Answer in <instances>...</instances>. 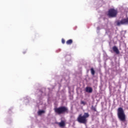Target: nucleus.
<instances>
[{"mask_svg":"<svg viewBox=\"0 0 128 128\" xmlns=\"http://www.w3.org/2000/svg\"><path fill=\"white\" fill-rule=\"evenodd\" d=\"M117 26H121L122 24H128V18H124L120 21H118L116 22Z\"/></svg>","mask_w":128,"mask_h":128,"instance_id":"39448f33","label":"nucleus"},{"mask_svg":"<svg viewBox=\"0 0 128 128\" xmlns=\"http://www.w3.org/2000/svg\"><path fill=\"white\" fill-rule=\"evenodd\" d=\"M66 44H72V40L70 39L66 41Z\"/></svg>","mask_w":128,"mask_h":128,"instance_id":"1a4fd4ad","label":"nucleus"},{"mask_svg":"<svg viewBox=\"0 0 128 128\" xmlns=\"http://www.w3.org/2000/svg\"><path fill=\"white\" fill-rule=\"evenodd\" d=\"M62 44H65V42H66V40H64V39L62 38Z\"/></svg>","mask_w":128,"mask_h":128,"instance_id":"4468645a","label":"nucleus"},{"mask_svg":"<svg viewBox=\"0 0 128 128\" xmlns=\"http://www.w3.org/2000/svg\"><path fill=\"white\" fill-rule=\"evenodd\" d=\"M118 15V10L114 8H110L108 11V16L109 18H116Z\"/></svg>","mask_w":128,"mask_h":128,"instance_id":"20e7f679","label":"nucleus"},{"mask_svg":"<svg viewBox=\"0 0 128 128\" xmlns=\"http://www.w3.org/2000/svg\"><path fill=\"white\" fill-rule=\"evenodd\" d=\"M81 104H82L84 106H86V102H84V101H81V102H80Z\"/></svg>","mask_w":128,"mask_h":128,"instance_id":"ddd939ff","label":"nucleus"},{"mask_svg":"<svg viewBox=\"0 0 128 128\" xmlns=\"http://www.w3.org/2000/svg\"><path fill=\"white\" fill-rule=\"evenodd\" d=\"M117 116L118 118L122 122H126V113H124V110L122 107H120L117 110Z\"/></svg>","mask_w":128,"mask_h":128,"instance_id":"f257e3e1","label":"nucleus"},{"mask_svg":"<svg viewBox=\"0 0 128 128\" xmlns=\"http://www.w3.org/2000/svg\"><path fill=\"white\" fill-rule=\"evenodd\" d=\"M90 72H91L92 74V76H94V74H95V72H94V70L93 69V68H92L90 69Z\"/></svg>","mask_w":128,"mask_h":128,"instance_id":"9b49d317","label":"nucleus"},{"mask_svg":"<svg viewBox=\"0 0 128 128\" xmlns=\"http://www.w3.org/2000/svg\"><path fill=\"white\" fill-rule=\"evenodd\" d=\"M92 110H94V112H96V108L94 106H92Z\"/></svg>","mask_w":128,"mask_h":128,"instance_id":"f8f14e48","label":"nucleus"},{"mask_svg":"<svg viewBox=\"0 0 128 128\" xmlns=\"http://www.w3.org/2000/svg\"><path fill=\"white\" fill-rule=\"evenodd\" d=\"M88 118H90L88 112H84L83 116L82 114H80L77 118V122L80 124H86V122H88V120L86 119Z\"/></svg>","mask_w":128,"mask_h":128,"instance_id":"f03ea898","label":"nucleus"},{"mask_svg":"<svg viewBox=\"0 0 128 128\" xmlns=\"http://www.w3.org/2000/svg\"><path fill=\"white\" fill-rule=\"evenodd\" d=\"M112 50L114 52H116V54H120V50H118V47H116V46H114L112 47Z\"/></svg>","mask_w":128,"mask_h":128,"instance_id":"423d86ee","label":"nucleus"},{"mask_svg":"<svg viewBox=\"0 0 128 128\" xmlns=\"http://www.w3.org/2000/svg\"><path fill=\"white\" fill-rule=\"evenodd\" d=\"M86 92H89V94H91V92H92V88L90 87H86Z\"/></svg>","mask_w":128,"mask_h":128,"instance_id":"0eeeda50","label":"nucleus"},{"mask_svg":"<svg viewBox=\"0 0 128 128\" xmlns=\"http://www.w3.org/2000/svg\"><path fill=\"white\" fill-rule=\"evenodd\" d=\"M45 112H46V111H44V110H39L38 112V114L39 116H40L42 114H44Z\"/></svg>","mask_w":128,"mask_h":128,"instance_id":"9d476101","label":"nucleus"},{"mask_svg":"<svg viewBox=\"0 0 128 128\" xmlns=\"http://www.w3.org/2000/svg\"><path fill=\"white\" fill-rule=\"evenodd\" d=\"M58 124L60 128H64V126H66V123L64 122V121L62 120L60 122H59Z\"/></svg>","mask_w":128,"mask_h":128,"instance_id":"6e6552de","label":"nucleus"},{"mask_svg":"<svg viewBox=\"0 0 128 128\" xmlns=\"http://www.w3.org/2000/svg\"><path fill=\"white\" fill-rule=\"evenodd\" d=\"M54 111L57 114H68V108L66 106H62L54 108Z\"/></svg>","mask_w":128,"mask_h":128,"instance_id":"7ed1b4c3","label":"nucleus"}]
</instances>
